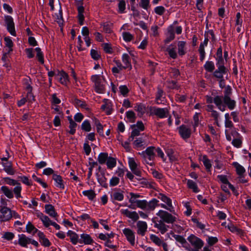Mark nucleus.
Listing matches in <instances>:
<instances>
[{"label":"nucleus","mask_w":251,"mask_h":251,"mask_svg":"<svg viewBox=\"0 0 251 251\" xmlns=\"http://www.w3.org/2000/svg\"><path fill=\"white\" fill-rule=\"evenodd\" d=\"M155 147L151 146L141 153H139L142 156L143 161L146 164L152 166L154 165V160L155 157Z\"/></svg>","instance_id":"1"},{"label":"nucleus","mask_w":251,"mask_h":251,"mask_svg":"<svg viewBox=\"0 0 251 251\" xmlns=\"http://www.w3.org/2000/svg\"><path fill=\"white\" fill-rule=\"evenodd\" d=\"M91 80L94 83L95 90L100 94L105 93V86L106 81L104 78H100L99 75H93L91 76Z\"/></svg>","instance_id":"2"},{"label":"nucleus","mask_w":251,"mask_h":251,"mask_svg":"<svg viewBox=\"0 0 251 251\" xmlns=\"http://www.w3.org/2000/svg\"><path fill=\"white\" fill-rule=\"evenodd\" d=\"M158 201L156 199H153L149 202L146 200H142V201H139L138 207L147 211H152L157 205Z\"/></svg>","instance_id":"3"},{"label":"nucleus","mask_w":251,"mask_h":251,"mask_svg":"<svg viewBox=\"0 0 251 251\" xmlns=\"http://www.w3.org/2000/svg\"><path fill=\"white\" fill-rule=\"evenodd\" d=\"M4 179L5 182L9 185L12 186L16 185V187L13 189V192L15 195V197L17 199L22 198V196L21 195L22 191V187L21 186V184L17 181L9 177H5L4 178Z\"/></svg>","instance_id":"4"},{"label":"nucleus","mask_w":251,"mask_h":251,"mask_svg":"<svg viewBox=\"0 0 251 251\" xmlns=\"http://www.w3.org/2000/svg\"><path fill=\"white\" fill-rule=\"evenodd\" d=\"M156 215L161 218L163 222L168 224H173L176 219V217L171 214L162 210H160Z\"/></svg>","instance_id":"5"},{"label":"nucleus","mask_w":251,"mask_h":251,"mask_svg":"<svg viewBox=\"0 0 251 251\" xmlns=\"http://www.w3.org/2000/svg\"><path fill=\"white\" fill-rule=\"evenodd\" d=\"M4 21L8 31L12 35L15 36L16 35V33L15 31V24L12 17L8 15L5 16Z\"/></svg>","instance_id":"6"},{"label":"nucleus","mask_w":251,"mask_h":251,"mask_svg":"<svg viewBox=\"0 0 251 251\" xmlns=\"http://www.w3.org/2000/svg\"><path fill=\"white\" fill-rule=\"evenodd\" d=\"M187 239L196 249H201L204 245L203 242L201 239L193 234L189 236Z\"/></svg>","instance_id":"7"},{"label":"nucleus","mask_w":251,"mask_h":251,"mask_svg":"<svg viewBox=\"0 0 251 251\" xmlns=\"http://www.w3.org/2000/svg\"><path fill=\"white\" fill-rule=\"evenodd\" d=\"M0 212V219L1 221H8L12 217V211L8 207H1Z\"/></svg>","instance_id":"8"},{"label":"nucleus","mask_w":251,"mask_h":251,"mask_svg":"<svg viewBox=\"0 0 251 251\" xmlns=\"http://www.w3.org/2000/svg\"><path fill=\"white\" fill-rule=\"evenodd\" d=\"M178 132L183 139L189 138L191 134V129L187 126L182 125L178 127Z\"/></svg>","instance_id":"9"},{"label":"nucleus","mask_w":251,"mask_h":251,"mask_svg":"<svg viewBox=\"0 0 251 251\" xmlns=\"http://www.w3.org/2000/svg\"><path fill=\"white\" fill-rule=\"evenodd\" d=\"M153 222L154 224V227L157 228L162 234H164L168 231L169 226L166 225L162 220Z\"/></svg>","instance_id":"10"},{"label":"nucleus","mask_w":251,"mask_h":251,"mask_svg":"<svg viewBox=\"0 0 251 251\" xmlns=\"http://www.w3.org/2000/svg\"><path fill=\"white\" fill-rule=\"evenodd\" d=\"M56 77H57L59 82L63 85H66L69 81V76L68 74L63 71H57Z\"/></svg>","instance_id":"11"},{"label":"nucleus","mask_w":251,"mask_h":251,"mask_svg":"<svg viewBox=\"0 0 251 251\" xmlns=\"http://www.w3.org/2000/svg\"><path fill=\"white\" fill-rule=\"evenodd\" d=\"M175 27L173 25H171L168 27L167 29V33L166 34L167 38L164 40L165 44H168L169 42L175 39Z\"/></svg>","instance_id":"12"},{"label":"nucleus","mask_w":251,"mask_h":251,"mask_svg":"<svg viewBox=\"0 0 251 251\" xmlns=\"http://www.w3.org/2000/svg\"><path fill=\"white\" fill-rule=\"evenodd\" d=\"M137 233L141 236H144L148 227L147 223L145 222L139 221L137 223Z\"/></svg>","instance_id":"13"},{"label":"nucleus","mask_w":251,"mask_h":251,"mask_svg":"<svg viewBox=\"0 0 251 251\" xmlns=\"http://www.w3.org/2000/svg\"><path fill=\"white\" fill-rule=\"evenodd\" d=\"M123 233L126 236L127 240L131 245L134 244L135 236L133 231L129 228H126L123 230Z\"/></svg>","instance_id":"14"},{"label":"nucleus","mask_w":251,"mask_h":251,"mask_svg":"<svg viewBox=\"0 0 251 251\" xmlns=\"http://www.w3.org/2000/svg\"><path fill=\"white\" fill-rule=\"evenodd\" d=\"M218 68L213 72V76L219 79H223L224 75L227 72L226 67H217Z\"/></svg>","instance_id":"15"},{"label":"nucleus","mask_w":251,"mask_h":251,"mask_svg":"<svg viewBox=\"0 0 251 251\" xmlns=\"http://www.w3.org/2000/svg\"><path fill=\"white\" fill-rule=\"evenodd\" d=\"M38 236L39 237V242L42 246L45 247H49L50 246V242L48 239L46 237L43 232L39 231L38 233Z\"/></svg>","instance_id":"16"},{"label":"nucleus","mask_w":251,"mask_h":251,"mask_svg":"<svg viewBox=\"0 0 251 251\" xmlns=\"http://www.w3.org/2000/svg\"><path fill=\"white\" fill-rule=\"evenodd\" d=\"M224 108L226 106L229 109H233L235 108L236 102L234 100L231 99L230 97H224Z\"/></svg>","instance_id":"17"},{"label":"nucleus","mask_w":251,"mask_h":251,"mask_svg":"<svg viewBox=\"0 0 251 251\" xmlns=\"http://www.w3.org/2000/svg\"><path fill=\"white\" fill-rule=\"evenodd\" d=\"M122 213L134 221H136L139 219L138 213L135 211H130L128 209L124 210Z\"/></svg>","instance_id":"18"},{"label":"nucleus","mask_w":251,"mask_h":251,"mask_svg":"<svg viewBox=\"0 0 251 251\" xmlns=\"http://www.w3.org/2000/svg\"><path fill=\"white\" fill-rule=\"evenodd\" d=\"M80 239L79 240V243H84L86 245L91 244L93 240L90 236L87 234H82L80 235Z\"/></svg>","instance_id":"19"},{"label":"nucleus","mask_w":251,"mask_h":251,"mask_svg":"<svg viewBox=\"0 0 251 251\" xmlns=\"http://www.w3.org/2000/svg\"><path fill=\"white\" fill-rule=\"evenodd\" d=\"M19 237L18 243L22 247H26L27 245L30 244V238L26 237L25 234L19 235Z\"/></svg>","instance_id":"20"},{"label":"nucleus","mask_w":251,"mask_h":251,"mask_svg":"<svg viewBox=\"0 0 251 251\" xmlns=\"http://www.w3.org/2000/svg\"><path fill=\"white\" fill-rule=\"evenodd\" d=\"M214 103L220 110H222V108L224 109V97L221 96H215L214 98Z\"/></svg>","instance_id":"21"},{"label":"nucleus","mask_w":251,"mask_h":251,"mask_svg":"<svg viewBox=\"0 0 251 251\" xmlns=\"http://www.w3.org/2000/svg\"><path fill=\"white\" fill-rule=\"evenodd\" d=\"M45 211L50 217L56 218L57 213L56 212L54 206L51 204H46L45 206Z\"/></svg>","instance_id":"22"},{"label":"nucleus","mask_w":251,"mask_h":251,"mask_svg":"<svg viewBox=\"0 0 251 251\" xmlns=\"http://www.w3.org/2000/svg\"><path fill=\"white\" fill-rule=\"evenodd\" d=\"M2 164L4 167V170L8 175H13L15 174V171L12 168V163L10 162H2Z\"/></svg>","instance_id":"23"},{"label":"nucleus","mask_w":251,"mask_h":251,"mask_svg":"<svg viewBox=\"0 0 251 251\" xmlns=\"http://www.w3.org/2000/svg\"><path fill=\"white\" fill-rule=\"evenodd\" d=\"M172 234L173 237L176 239V240L179 242L182 245V246L186 249H187V247H188L189 246L185 239L182 236L175 234L173 233H172Z\"/></svg>","instance_id":"24"},{"label":"nucleus","mask_w":251,"mask_h":251,"mask_svg":"<svg viewBox=\"0 0 251 251\" xmlns=\"http://www.w3.org/2000/svg\"><path fill=\"white\" fill-rule=\"evenodd\" d=\"M67 234L70 237L71 242L73 244L76 245L77 242H79V239H78V236L75 232L72 230H69L67 232Z\"/></svg>","instance_id":"25"},{"label":"nucleus","mask_w":251,"mask_h":251,"mask_svg":"<svg viewBox=\"0 0 251 251\" xmlns=\"http://www.w3.org/2000/svg\"><path fill=\"white\" fill-rule=\"evenodd\" d=\"M1 191L4 195L9 199H12L14 197L13 191L6 186H3L0 188Z\"/></svg>","instance_id":"26"},{"label":"nucleus","mask_w":251,"mask_h":251,"mask_svg":"<svg viewBox=\"0 0 251 251\" xmlns=\"http://www.w3.org/2000/svg\"><path fill=\"white\" fill-rule=\"evenodd\" d=\"M149 115H156L160 118L167 117L169 115L168 111H150Z\"/></svg>","instance_id":"27"},{"label":"nucleus","mask_w":251,"mask_h":251,"mask_svg":"<svg viewBox=\"0 0 251 251\" xmlns=\"http://www.w3.org/2000/svg\"><path fill=\"white\" fill-rule=\"evenodd\" d=\"M175 49L176 46L173 44H171L166 49V51L168 52L169 56L173 59H176L177 57V53Z\"/></svg>","instance_id":"28"},{"label":"nucleus","mask_w":251,"mask_h":251,"mask_svg":"<svg viewBox=\"0 0 251 251\" xmlns=\"http://www.w3.org/2000/svg\"><path fill=\"white\" fill-rule=\"evenodd\" d=\"M52 178L56 182L57 187H58L61 189L64 188V185L63 183V180L62 179V177L60 176L54 174L53 175Z\"/></svg>","instance_id":"29"},{"label":"nucleus","mask_w":251,"mask_h":251,"mask_svg":"<svg viewBox=\"0 0 251 251\" xmlns=\"http://www.w3.org/2000/svg\"><path fill=\"white\" fill-rule=\"evenodd\" d=\"M108 154L106 152H101L99 154L98 160L100 164H103L106 163L108 158Z\"/></svg>","instance_id":"30"},{"label":"nucleus","mask_w":251,"mask_h":251,"mask_svg":"<svg viewBox=\"0 0 251 251\" xmlns=\"http://www.w3.org/2000/svg\"><path fill=\"white\" fill-rule=\"evenodd\" d=\"M74 104L75 106V107L79 109H85V110H88L89 108L87 107V105L85 102L78 99H75L74 101Z\"/></svg>","instance_id":"31"},{"label":"nucleus","mask_w":251,"mask_h":251,"mask_svg":"<svg viewBox=\"0 0 251 251\" xmlns=\"http://www.w3.org/2000/svg\"><path fill=\"white\" fill-rule=\"evenodd\" d=\"M98 181L100 184L103 187L107 188V184L106 183V178L104 176V173H102L101 175H97Z\"/></svg>","instance_id":"32"},{"label":"nucleus","mask_w":251,"mask_h":251,"mask_svg":"<svg viewBox=\"0 0 251 251\" xmlns=\"http://www.w3.org/2000/svg\"><path fill=\"white\" fill-rule=\"evenodd\" d=\"M29 82H30V79L29 78L25 79V89H26V91H27V97L32 96V94L31 93L32 88Z\"/></svg>","instance_id":"33"},{"label":"nucleus","mask_w":251,"mask_h":251,"mask_svg":"<svg viewBox=\"0 0 251 251\" xmlns=\"http://www.w3.org/2000/svg\"><path fill=\"white\" fill-rule=\"evenodd\" d=\"M205 70L210 73L213 72L215 70V65L212 61H207L204 65Z\"/></svg>","instance_id":"34"},{"label":"nucleus","mask_w":251,"mask_h":251,"mask_svg":"<svg viewBox=\"0 0 251 251\" xmlns=\"http://www.w3.org/2000/svg\"><path fill=\"white\" fill-rule=\"evenodd\" d=\"M186 45V42L184 41H179L177 44L178 46V52L180 56H182L185 53L184 48Z\"/></svg>","instance_id":"35"},{"label":"nucleus","mask_w":251,"mask_h":251,"mask_svg":"<svg viewBox=\"0 0 251 251\" xmlns=\"http://www.w3.org/2000/svg\"><path fill=\"white\" fill-rule=\"evenodd\" d=\"M122 61L125 64V66H127V68H131V65L130 63V57L127 53H124L122 56Z\"/></svg>","instance_id":"36"},{"label":"nucleus","mask_w":251,"mask_h":251,"mask_svg":"<svg viewBox=\"0 0 251 251\" xmlns=\"http://www.w3.org/2000/svg\"><path fill=\"white\" fill-rule=\"evenodd\" d=\"M106 163L107 168L112 169L116 165V160L114 157H109Z\"/></svg>","instance_id":"37"},{"label":"nucleus","mask_w":251,"mask_h":251,"mask_svg":"<svg viewBox=\"0 0 251 251\" xmlns=\"http://www.w3.org/2000/svg\"><path fill=\"white\" fill-rule=\"evenodd\" d=\"M187 184L189 188L192 189L195 193L199 192V190L197 186V184L192 180H188L187 182Z\"/></svg>","instance_id":"38"},{"label":"nucleus","mask_w":251,"mask_h":251,"mask_svg":"<svg viewBox=\"0 0 251 251\" xmlns=\"http://www.w3.org/2000/svg\"><path fill=\"white\" fill-rule=\"evenodd\" d=\"M124 195L122 193L115 192L111 195V199L113 200L121 201L124 199Z\"/></svg>","instance_id":"39"},{"label":"nucleus","mask_w":251,"mask_h":251,"mask_svg":"<svg viewBox=\"0 0 251 251\" xmlns=\"http://www.w3.org/2000/svg\"><path fill=\"white\" fill-rule=\"evenodd\" d=\"M233 165L236 168L237 174L238 175L242 176L245 172L244 168L237 162H234Z\"/></svg>","instance_id":"40"},{"label":"nucleus","mask_w":251,"mask_h":251,"mask_svg":"<svg viewBox=\"0 0 251 251\" xmlns=\"http://www.w3.org/2000/svg\"><path fill=\"white\" fill-rule=\"evenodd\" d=\"M35 50L37 52L36 57L37 58L38 61L42 64H43L44 63V59L43 57V54L40 48H36L35 49Z\"/></svg>","instance_id":"41"},{"label":"nucleus","mask_w":251,"mask_h":251,"mask_svg":"<svg viewBox=\"0 0 251 251\" xmlns=\"http://www.w3.org/2000/svg\"><path fill=\"white\" fill-rule=\"evenodd\" d=\"M150 239L153 243L158 246H161V244L164 242L154 234H151L150 235Z\"/></svg>","instance_id":"42"},{"label":"nucleus","mask_w":251,"mask_h":251,"mask_svg":"<svg viewBox=\"0 0 251 251\" xmlns=\"http://www.w3.org/2000/svg\"><path fill=\"white\" fill-rule=\"evenodd\" d=\"M101 109L102 110H112V104L109 100H104V103L101 105Z\"/></svg>","instance_id":"43"},{"label":"nucleus","mask_w":251,"mask_h":251,"mask_svg":"<svg viewBox=\"0 0 251 251\" xmlns=\"http://www.w3.org/2000/svg\"><path fill=\"white\" fill-rule=\"evenodd\" d=\"M163 91L161 89H158L156 95V101L157 103H161L162 101H164L162 99H164L163 97Z\"/></svg>","instance_id":"44"},{"label":"nucleus","mask_w":251,"mask_h":251,"mask_svg":"<svg viewBox=\"0 0 251 251\" xmlns=\"http://www.w3.org/2000/svg\"><path fill=\"white\" fill-rule=\"evenodd\" d=\"M82 194L87 197L90 200H92L96 197V194L94 191L92 190L84 191Z\"/></svg>","instance_id":"45"},{"label":"nucleus","mask_w":251,"mask_h":251,"mask_svg":"<svg viewBox=\"0 0 251 251\" xmlns=\"http://www.w3.org/2000/svg\"><path fill=\"white\" fill-rule=\"evenodd\" d=\"M139 5L144 9L148 10L150 7V0H141Z\"/></svg>","instance_id":"46"},{"label":"nucleus","mask_w":251,"mask_h":251,"mask_svg":"<svg viewBox=\"0 0 251 251\" xmlns=\"http://www.w3.org/2000/svg\"><path fill=\"white\" fill-rule=\"evenodd\" d=\"M202 162L203 163L205 167L206 170L208 171H210V168L211 167V164L210 163V160L207 158L206 155H203L202 157Z\"/></svg>","instance_id":"47"},{"label":"nucleus","mask_w":251,"mask_h":251,"mask_svg":"<svg viewBox=\"0 0 251 251\" xmlns=\"http://www.w3.org/2000/svg\"><path fill=\"white\" fill-rule=\"evenodd\" d=\"M81 129L87 132L90 131L91 130V125L88 120H85L82 123Z\"/></svg>","instance_id":"48"},{"label":"nucleus","mask_w":251,"mask_h":251,"mask_svg":"<svg viewBox=\"0 0 251 251\" xmlns=\"http://www.w3.org/2000/svg\"><path fill=\"white\" fill-rule=\"evenodd\" d=\"M4 41L5 42V45L9 48V50L8 52H10L12 50V47L13 46V43L12 40L8 37H6L4 39Z\"/></svg>","instance_id":"49"},{"label":"nucleus","mask_w":251,"mask_h":251,"mask_svg":"<svg viewBox=\"0 0 251 251\" xmlns=\"http://www.w3.org/2000/svg\"><path fill=\"white\" fill-rule=\"evenodd\" d=\"M167 87L170 89H178L179 86L177 84L176 81L174 80H168L167 81Z\"/></svg>","instance_id":"50"},{"label":"nucleus","mask_w":251,"mask_h":251,"mask_svg":"<svg viewBox=\"0 0 251 251\" xmlns=\"http://www.w3.org/2000/svg\"><path fill=\"white\" fill-rule=\"evenodd\" d=\"M163 201L165 202L169 206H172V201L171 200L167 197L166 196L163 194H160V197H159Z\"/></svg>","instance_id":"51"},{"label":"nucleus","mask_w":251,"mask_h":251,"mask_svg":"<svg viewBox=\"0 0 251 251\" xmlns=\"http://www.w3.org/2000/svg\"><path fill=\"white\" fill-rule=\"evenodd\" d=\"M103 30L104 32L107 33H110L112 32L111 26L112 24L109 23H104L102 25Z\"/></svg>","instance_id":"52"},{"label":"nucleus","mask_w":251,"mask_h":251,"mask_svg":"<svg viewBox=\"0 0 251 251\" xmlns=\"http://www.w3.org/2000/svg\"><path fill=\"white\" fill-rule=\"evenodd\" d=\"M123 37L126 42H130L133 38V36L128 32H124Z\"/></svg>","instance_id":"53"},{"label":"nucleus","mask_w":251,"mask_h":251,"mask_svg":"<svg viewBox=\"0 0 251 251\" xmlns=\"http://www.w3.org/2000/svg\"><path fill=\"white\" fill-rule=\"evenodd\" d=\"M18 178L20 179V180H21L23 183L25 184L28 186L32 185L31 180H30L27 176H19Z\"/></svg>","instance_id":"54"},{"label":"nucleus","mask_w":251,"mask_h":251,"mask_svg":"<svg viewBox=\"0 0 251 251\" xmlns=\"http://www.w3.org/2000/svg\"><path fill=\"white\" fill-rule=\"evenodd\" d=\"M132 129L133 130L131 132V135L128 139L129 141L133 140L134 137L139 135L140 131H142L141 130L135 127H134Z\"/></svg>","instance_id":"55"},{"label":"nucleus","mask_w":251,"mask_h":251,"mask_svg":"<svg viewBox=\"0 0 251 251\" xmlns=\"http://www.w3.org/2000/svg\"><path fill=\"white\" fill-rule=\"evenodd\" d=\"M77 126V124L74 121H71L70 123L69 128L70 130L69 131V133L71 135H74L75 132V127Z\"/></svg>","instance_id":"56"},{"label":"nucleus","mask_w":251,"mask_h":251,"mask_svg":"<svg viewBox=\"0 0 251 251\" xmlns=\"http://www.w3.org/2000/svg\"><path fill=\"white\" fill-rule=\"evenodd\" d=\"M14 234L11 232H5L2 235V238L7 240H11L14 237Z\"/></svg>","instance_id":"57"},{"label":"nucleus","mask_w":251,"mask_h":251,"mask_svg":"<svg viewBox=\"0 0 251 251\" xmlns=\"http://www.w3.org/2000/svg\"><path fill=\"white\" fill-rule=\"evenodd\" d=\"M126 117L130 122H134L135 119V113L132 111H128L126 112Z\"/></svg>","instance_id":"58"},{"label":"nucleus","mask_w":251,"mask_h":251,"mask_svg":"<svg viewBox=\"0 0 251 251\" xmlns=\"http://www.w3.org/2000/svg\"><path fill=\"white\" fill-rule=\"evenodd\" d=\"M90 54L92 58L96 60L99 59L100 57L98 51L94 49H92L91 50Z\"/></svg>","instance_id":"59"},{"label":"nucleus","mask_w":251,"mask_h":251,"mask_svg":"<svg viewBox=\"0 0 251 251\" xmlns=\"http://www.w3.org/2000/svg\"><path fill=\"white\" fill-rule=\"evenodd\" d=\"M165 11V8L162 6H157L154 8V12L159 15H162Z\"/></svg>","instance_id":"60"},{"label":"nucleus","mask_w":251,"mask_h":251,"mask_svg":"<svg viewBox=\"0 0 251 251\" xmlns=\"http://www.w3.org/2000/svg\"><path fill=\"white\" fill-rule=\"evenodd\" d=\"M128 164L131 171L137 168V165L133 158H129L128 159Z\"/></svg>","instance_id":"61"},{"label":"nucleus","mask_w":251,"mask_h":251,"mask_svg":"<svg viewBox=\"0 0 251 251\" xmlns=\"http://www.w3.org/2000/svg\"><path fill=\"white\" fill-rule=\"evenodd\" d=\"M41 221L43 222L44 226L46 227H49L52 222L50 218L46 215L42 218Z\"/></svg>","instance_id":"62"},{"label":"nucleus","mask_w":251,"mask_h":251,"mask_svg":"<svg viewBox=\"0 0 251 251\" xmlns=\"http://www.w3.org/2000/svg\"><path fill=\"white\" fill-rule=\"evenodd\" d=\"M118 7H119V10L120 13H124L125 11V10L126 9L125 1L124 0H120L118 4Z\"/></svg>","instance_id":"63"},{"label":"nucleus","mask_w":251,"mask_h":251,"mask_svg":"<svg viewBox=\"0 0 251 251\" xmlns=\"http://www.w3.org/2000/svg\"><path fill=\"white\" fill-rule=\"evenodd\" d=\"M119 90L121 94L126 96L129 92V90L126 85H121L119 87Z\"/></svg>","instance_id":"64"}]
</instances>
